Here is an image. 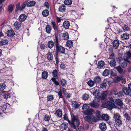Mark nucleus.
<instances>
[{"mask_svg": "<svg viewBox=\"0 0 131 131\" xmlns=\"http://www.w3.org/2000/svg\"><path fill=\"white\" fill-rule=\"evenodd\" d=\"M71 121L68 119V116L66 114H65L64 116V119L68 121L71 127L74 129H76V126L78 127L80 123V121L78 119V117L73 114H72L71 115Z\"/></svg>", "mask_w": 131, "mask_h": 131, "instance_id": "1", "label": "nucleus"}, {"mask_svg": "<svg viewBox=\"0 0 131 131\" xmlns=\"http://www.w3.org/2000/svg\"><path fill=\"white\" fill-rule=\"evenodd\" d=\"M95 112L94 110L91 108L87 109L86 110L83 111V114L87 115L84 117L85 120L89 124H91L92 118Z\"/></svg>", "mask_w": 131, "mask_h": 131, "instance_id": "2", "label": "nucleus"}, {"mask_svg": "<svg viewBox=\"0 0 131 131\" xmlns=\"http://www.w3.org/2000/svg\"><path fill=\"white\" fill-rule=\"evenodd\" d=\"M95 116L93 115L92 119L91 124L96 123L100 120L101 119L102 114L99 110L96 111L95 112Z\"/></svg>", "mask_w": 131, "mask_h": 131, "instance_id": "3", "label": "nucleus"}, {"mask_svg": "<svg viewBox=\"0 0 131 131\" xmlns=\"http://www.w3.org/2000/svg\"><path fill=\"white\" fill-rule=\"evenodd\" d=\"M101 106L107 108L110 110H112L113 108H117V106L113 102L109 101L103 103Z\"/></svg>", "mask_w": 131, "mask_h": 131, "instance_id": "4", "label": "nucleus"}, {"mask_svg": "<svg viewBox=\"0 0 131 131\" xmlns=\"http://www.w3.org/2000/svg\"><path fill=\"white\" fill-rule=\"evenodd\" d=\"M105 99H94L93 101L89 104L90 106L93 107L97 108L99 106V104L97 102H99L100 100H104Z\"/></svg>", "mask_w": 131, "mask_h": 131, "instance_id": "5", "label": "nucleus"}, {"mask_svg": "<svg viewBox=\"0 0 131 131\" xmlns=\"http://www.w3.org/2000/svg\"><path fill=\"white\" fill-rule=\"evenodd\" d=\"M110 100L112 101L116 104L118 106L120 107H122L123 105V104L122 101L120 99H115V102L114 99H109Z\"/></svg>", "mask_w": 131, "mask_h": 131, "instance_id": "6", "label": "nucleus"}, {"mask_svg": "<svg viewBox=\"0 0 131 131\" xmlns=\"http://www.w3.org/2000/svg\"><path fill=\"white\" fill-rule=\"evenodd\" d=\"M124 60H126L128 63L130 64L131 62L129 60V59L131 58V53L129 52L126 53L125 54V56L124 57Z\"/></svg>", "mask_w": 131, "mask_h": 131, "instance_id": "7", "label": "nucleus"}, {"mask_svg": "<svg viewBox=\"0 0 131 131\" xmlns=\"http://www.w3.org/2000/svg\"><path fill=\"white\" fill-rule=\"evenodd\" d=\"M57 52L64 53L65 52V48L62 46L59 45L56 46Z\"/></svg>", "mask_w": 131, "mask_h": 131, "instance_id": "8", "label": "nucleus"}, {"mask_svg": "<svg viewBox=\"0 0 131 131\" xmlns=\"http://www.w3.org/2000/svg\"><path fill=\"white\" fill-rule=\"evenodd\" d=\"M54 41L55 43L56 46L59 45V42L61 41V37L59 35H55Z\"/></svg>", "mask_w": 131, "mask_h": 131, "instance_id": "9", "label": "nucleus"}, {"mask_svg": "<svg viewBox=\"0 0 131 131\" xmlns=\"http://www.w3.org/2000/svg\"><path fill=\"white\" fill-rule=\"evenodd\" d=\"M99 127L102 131H105L107 129L106 124L103 122H102L100 124Z\"/></svg>", "mask_w": 131, "mask_h": 131, "instance_id": "10", "label": "nucleus"}, {"mask_svg": "<svg viewBox=\"0 0 131 131\" xmlns=\"http://www.w3.org/2000/svg\"><path fill=\"white\" fill-rule=\"evenodd\" d=\"M122 90L125 94L131 96V91L129 89H128L127 88L124 87L123 88Z\"/></svg>", "mask_w": 131, "mask_h": 131, "instance_id": "11", "label": "nucleus"}, {"mask_svg": "<svg viewBox=\"0 0 131 131\" xmlns=\"http://www.w3.org/2000/svg\"><path fill=\"white\" fill-rule=\"evenodd\" d=\"M21 23L20 21H16L14 24V29L15 30L19 29L21 26Z\"/></svg>", "mask_w": 131, "mask_h": 131, "instance_id": "12", "label": "nucleus"}, {"mask_svg": "<svg viewBox=\"0 0 131 131\" xmlns=\"http://www.w3.org/2000/svg\"><path fill=\"white\" fill-rule=\"evenodd\" d=\"M13 110L10 105H8L6 110L5 111V113H8L9 114H12L13 112Z\"/></svg>", "mask_w": 131, "mask_h": 131, "instance_id": "13", "label": "nucleus"}, {"mask_svg": "<svg viewBox=\"0 0 131 131\" xmlns=\"http://www.w3.org/2000/svg\"><path fill=\"white\" fill-rule=\"evenodd\" d=\"M7 35L9 37H12L15 35L14 31L12 30H8L6 32Z\"/></svg>", "mask_w": 131, "mask_h": 131, "instance_id": "14", "label": "nucleus"}, {"mask_svg": "<svg viewBox=\"0 0 131 131\" xmlns=\"http://www.w3.org/2000/svg\"><path fill=\"white\" fill-rule=\"evenodd\" d=\"M113 94L116 97H120L122 96L123 93L121 91L118 92L117 91H115L114 92Z\"/></svg>", "mask_w": 131, "mask_h": 131, "instance_id": "15", "label": "nucleus"}, {"mask_svg": "<svg viewBox=\"0 0 131 131\" xmlns=\"http://www.w3.org/2000/svg\"><path fill=\"white\" fill-rule=\"evenodd\" d=\"M129 34L127 33H124L121 35V37L122 40H126L129 38Z\"/></svg>", "mask_w": 131, "mask_h": 131, "instance_id": "16", "label": "nucleus"}, {"mask_svg": "<svg viewBox=\"0 0 131 131\" xmlns=\"http://www.w3.org/2000/svg\"><path fill=\"white\" fill-rule=\"evenodd\" d=\"M26 15L24 14H23L20 15L19 19L20 21L22 22L24 21L26 19Z\"/></svg>", "mask_w": 131, "mask_h": 131, "instance_id": "17", "label": "nucleus"}, {"mask_svg": "<svg viewBox=\"0 0 131 131\" xmlns=\"http://www.w3.org/2000/svg\"><path fill=\"white\" fill-rule=\"evenodd\" d=\"M55 114L58 117H61L62 116V112L61 110L58 109L57 110Z\"/></svg>", "mask_w": 131, "mask_h": 131, "instance_id": "18", "label": "nucleus"}, {"mask_svg": "<svg viewBox=\"0 0 131 131\" xmlns=\"http://www.w3.org/2000/svg\"><path fill=\"white\" fill-rule=\"evenodd\" d=\"M47 58L49 61L52 60L53 59V55L51 53L49 52L46 55Z\"/></svg>", "mask_w": 131, "mask_h": 131, "instance_id": "19", "label": "nucleus"}, {"mask_svg": "<svg viewBox=\"0 0 131 131\" xmlns=\"http://www.w3.org/2000/svg\"><path fill=\"white\" fill-rule=\"evenodd\" d=\"M63 26L66 29H68L70 26L69 22L68 21H65L63 23Z\"/></svg>", "mask_w": 131, "mask_h": 131, "instance_id": "20", "label": "nucleus"}, {"mask_svg": "<svg viewBox=\"0 0 131 131\" xmlns=\"http://www.w3.org/2000/svg\"><path fill=\"white\" fill-rule=\"evenodd\" d=\"M112 43L113 47L116 49L117 48L119 44V41L116 40L113 41Z\"/></svg>", "mask_w": 131, "mask_h": 131, "instance_id": "21", "label": "nucleus"}, {"mask_svg": "<svg viewBox=\"0 0 131 131\" xmlns=\"http://www.w3.org/2000/svg\"><path fill=\"white\" fill-rule=\"evenodd\" d=\"M113 117L115 119V121L121 119V116L118 113H116L114 114Z\"/></svg>", "mask_w": 131, "mask_h": 131, "instance_id": "22", "label": "nucleus"}, {"mask_svg": "<svg viewBox=\"0 0 131 131\" xmlns=\"http://www.w3.org/2000/svg\"><path fill=\"white\" fill-rule=\"evenodd\" d=\"M109 93V92L107 91L103 92L101 95V98H106Z\"/></svg>", "mask_w": 131, "mask_h": 131, "instance_id": "23", "label": "nucleus"}, {"mask_svg": "<svg viewBox=\"0 0 131 131\" xmlns=\"http://www.w3.org/2000/svg\"><path fill=\"white\" fill-rule=\"evenodd\" d=\"M66 10V7L64 5H63L59 6V10L61 12H64Z\"/></svg>", "mask_w": 131, "mask_h": 131, "instance_id": "24", "label": "nucleus"}, {"mask_svg": "<svg viewBox=\"0 0 131 131\" xmlns=\"http://www.w3.org/2000/svg\"><path fill=\"white\" fill-rule=\"evenodd\" d=\"M48 73L46 71H44L42 72L41 74V77L43 79H46L48 77Z\"/></svg>", "mask_w": 131, "mask_h": 131, "instance_id": "25", "label": "nucleus"}, {"mask_svg": "<svg viewBox=\"0 0 131 131\" xmlns=\"http://www.w3.org/2000/svg\"><path fill=\"white\" fill-rule=\"evenodd\" d=\"M115 124L117 126L120 127L122 125V121L121 119H119L115 121Z\"/></svg>", "mask_w": 131, "mask_h": 131, "instance_id": "26", "label": "nucleus"}, {"mask_svg": "<svg viewBox=\"0 0 131 131\" xmlns=\"http://www.w3.org/2000/svg\"><path fill=\"white\" fill-rule=\"evenodd\" d=\"M27 6L28 7H32L34 6L36 4V2L34 1H31L27 2Z\"/></svg>", "mask_w": 131, "mask_h": 131, "instance_id": "27", "label": "nucleus"}, {"mask_svg": "<svg viewBox=\"0 0 131 131\" xmlns=\"http://www.w3.org/2000/svg\"><path fill=\"white\" fill-rule=\"evenodd\" d=\"M109 119V118L108 115L104 114H102L101 120L103 119L105 121H108Z\"/></svg>", "mask_w": 131, "mask_h": 131, "instance_id": "28", "label": "nucleus"}, {"mask_svg": "<svg viewBox=\"0 0 131 131\" xmlns=\"http://www.w3.org/2000/svg\"><path fill=\"white\" fill-rule=\"evenodd\" d=\"M28 2V1H26L22 4L19 9L20 10H22L25 7L26 5L27 6V3Z\"/></svg>", "mask_w": 131, "mask_h": 131, "instance_id": "29", "label": "nucleus"}, {"mask_svg": "<svg viewBox=\"0 0 131 131\" xmlns=\"http://www.w3.org/2000/svg\"><path fill=\"white\" fill-rule=\"evenodd\" d=\"M66 45L69 48H71L73 46V42L72 41L68 40L66 42Z\"/></svg>", "mask_w": 131, "mask_h": 131, "instance_id": "30", "label": "nucleus"}, {"mask_svg": "<svg viewBox=\"0 0 131 131\" xmlns=\"http://www.w3.org/2000/svg\"><path fill=\"white\" fill-rule=\"evenodd\" d=\"M8 43V41L7 39H5L2 41H0V46L5 45Z\"/></svg>", "mask_w": 131, "mask_h": 131, "instance_id": "31", "label": "nucleus"}, {"mask_svg": "<svg viewBox=\"0 0 131 131\" xmlns=\"http://www.w3.org/2000/svg\"><path fill=\"white\" fill-rule=\"evenodd\" d=\"M2 93L4 94L3 96L5 98H7L10 97V95L9 93L4 91H2Z\"/></svg>", "mask_w": 131, "mask_h": 131, "instance_id": "32", "label": "nucleus"}, {"mask_svg": "<svg viewBox=\"0 0 131 131\" xmlns=\"http://www.w3.org/2000/svg\"><path fill=\"white\" fill-rule=\"evenodd\" d=\"M110 64L111 67H115L116 65V62L114 60H113L110 61Z\"/></svg>", "mask_w": 131, "mask_h": 131, "instance_id": "33", "label": "nucleus"}, {"mask_svg": "<svg viewBox=\"0 0 131 131\" xmlns=\"http://www.w3.org/2000/svg\"><path fill=\"white\" fill-rule=\"evenodd\" d=\"M46 32L48 34H50L51 31V28L49 25H47L46 28Z\"/></svg>", "mask_w": 131, "mask_h": 131, "instance_id": "34", "label": "nucleus"}, {"mask_svg": "<svg viewBox=\"0 0 131 131\" xmlns=\"http://www.w3.org/2000/svg\"><path fill=\"white\" fill-rule=\"evenodd\" d=\"M54 44L52 40L50 41L48 43V47L50 49H51L53 47Z\"/></svg>", "mask_w": 131, "mask_h": 131, "instance_id": "35", "label": "nucleus"}, {"mask_svg": "<svg viewBox=\"0 0 131 131\" xmlns=\"http://www.w3.org/2000/svg\"><path fill=\"white\" fill-rule=\"evenodd\" d=\"M99 90L97 89H95L93 91V95L95 96H98L99 95Z\"/></svg>", "mask_w": 131, "mask_h": 131, "instance_id": "36", "label": "nucleus"}, {"mask_svg": "<svg viewBox=\"0 0 131 131\" xmlns=\"http://www.w3.org/2000/svg\"><path fill=\"white\" fill-rule=\"evenodd\" d=\"M49 11L47 9L44 10L42 13L43 16L44 17H47L48 15Z\"/></svg>", "mask_w": 131, "mask_h": 131, "instance_id": "37", "label": "nucleus"}, {"mask_svg": "<svg viewBox=\"0 0 131 131\" xmlns=\"http://www.w3.org/2000/svg\"><path fill=\"white\" fill-rule=\"evenodd\" d=\"M14 5L11 4L8 6V11L10 13L12 12L13 10Z\"/></svg>", "mask_w": 131, "mask_h": 131, "instance_id": "38", "label": "nucleus"}, {"mask_svg": "<svg viewBox=\"0 0 131 131\" xmlns=\"http://www.w3.org/2000/svg\"><path fill=\"white\" fill-rule=\"evenodd\" d=\"M109 72L110 71L109 70L106 69L103 72V75L104 76H106L109 74Z\"/></svg>", "mask_w": 131, "mask_h": 131, "instance_id": "39", "label": "nucleus"}, {"mask_svg": "<svg viewBox=\"0 0 131 131\" xmlns=\"http://www.w3.org/2000/svg\"><path fill=\"white\" fill-rule=\"evenodd\" d=\"M62 37L64 40H68L69 38L68 33L67 32L64 33L62 35Z\"/></svg>", "mask_w": 131, "mask_h": 131, "instance_id": "40", "label": "nucleus"}, {"mask_svg": "<svg viewBox=\"0 0 131 131\" xmlns=\"http://www.w3.org/2000/svg\"><path fill=\"white\" fill-rule=\"evenodd\" d=\"M87 83L88 84L90 87H92L95 84V82L91 80L89 81Z\"/></svg>", "mask_w": 131, "mask_h": 131, "instance_id": "41", "label": "nucleus"}, {"mask_svg": "<svg viewBox=\"0 0 131 131\" xmlns=\"http://www.w3.org/2000/svg\"><path fill=\"white\" fill-rule=\"evenodd\" d=\"M50 117L47 115H45L43 118V119L46 121L49 122L50 120Z\"/></svg>", "mask_w": 131, "mask_h": 131, "instance_id": "42", "label": "nucleus"}, {"mask_svg": "<svg viewBox=\"0 0 131 131\" xmlns=\"http://www.w3.org/2000/svg\"><path fill=\"white\" fill-rule=\"evenodd\" d=\"M72 1L71 0H65L64 1V4L67 5H70L72 4Z\"/></svg>", "mask_w": 131, "mask_h": 131, "instance_id": "43", "label": "nucleus"}, {"mask_svg": "<svg viewBox=\"0 0 131 131\" xmlns=\"http://www.w3.org/2000/svg\"><path fill=\"white\" fill-rule=\"evenodd\" d=\"M116 69L118 71L119 73L120 74H121L123 73V70L120 66H119L116 67Z\"/></svg>", "mask_w": 131, "mask_h": 131, "instance_id": "44", "label": "nucleus"}, {"mask_svg": "<svg viewBox=\"0 0 131 131\" xmlns=\"http://www.w3.org/2000/svg\"><path fill=\"white\" fill-rule=\"evenodd\" d=\"M51 23L54 30H57L58 29V27L55 23L54 21H52Z\"/></svg>", "mask_w": 131, "mask_h": 131, "instance_id": "45", "label": "nucleus"}, {"mask_svg": "<svg viewBox=\"0 0 131 131\" xmlns=\"http://www.w3.org/2000/svg\"><path fill=\"white\" fill-rule=\"evenodd\" d=\"M94 80L96 82L99 83L101 81V79L100 77L97 76L94 78Z\"/></svg>", "mask_w": 131, "mask_h": 131, "instance_id": "46", "label": "nucleus"}, {"mask_svg": "<svg viewBox=\"0 0 131 131\" xmlns=\"http://www.w3.org/2000/svg\"><path fill=\"white\" fill-rule=\"evenodd\" d=\"M105 64V63L103 61H101L99 62L98 66L100 68L103 67Z\"/></svg>", "mask_w": 131, "mask_h": 131, "instance_id": "47", "label": "nucleus"}, {"mask_svg": "<svg viewBox=\"0 0 131 131\" xmlns=\"http://www.w3.org/2000/svg\"><path fill=\"white\" fill-rule=\"evenodd\" d=\"M52 74L53 77L56 78L57 77L58 75L57 71L56 69L54 70L52 72Z\"/></svg>", "mask_w": 131, "mask_h": 131, "instance_id": "48", "label": "nucleus"}, {"mask_svg": "<svg viewBox=\"0 0 131 131\" xmlns=\"http://www.w3.org/2000/svg\"><path fill=\"white\" fill-rule=\"evenodd\" d=\"M72 104L74 105V108L75 109H77L80 106V104L78 103V102L76 101H74Z\"/></svg>", "mask_w": 131, "mask_h": 131, "instance_id": "49", "label": "nucleus"}, {"mask_svg": "<svg viewBox=\"0 0 131 131\" xmlns=\"http://www.w3.org/2000/svg\"><path fill=\"white\" fill-rule=\"evenodd\" d=\"M8 105L7 104H4L3 105L2 108V110L5 113V111L6 110L8 107Z\"/></svg>", "mask_w": 131, "mask_h": 131, "instance_id": "50", "label": "nucleus"}, {"mask_svg": "<svg viewBox=\"0 0 131 131\" xmlns=\"http://www.w3.org/2000/svg\"><path fill=\"white\" fill-rule=\"evenodd\" d=\"M63 125V128L64 130H66L68 127V123H64L62 124Z\"/></svg>", "mask_w": 131, "mask_h": 131, "instance_id": "51", "label": "nucleus"}, {"mask_svg": "<svg viewBox=\"0 0 131 131\" xmlns=\"http://www.w3.org/2000/svg\"><path fill=\"white\" fill-rule=\"evenodd\" d=\"M54 57L55 58L56 62L57 64L58 62H59V61L58 59V54L57 52H56L55 53Z\"/></svg>", "mask_w": 131, "mask_h": 131, "instance_id": "52", "label": "nucleus"}, {"mask_svg": "<svg viewBox=\"0 0 131 131\" xmlns=\"http://www.w3.org/2000/svg\"><path fill=\"white\" fill-rule=\"evenodd\" d=\"M51 80L53 81L54 83L56 85H57L59 84V83L57 81L56 78L54 77H53L51 79Z\"/></svg>", "mask_w": 131, "mask_h": 131, "instance_id": "53", "label": "nucleus"}, {"mask_svg": "<svg viewBox=\"0 0 131 131\" xmlns=\"http://www.w3.org/2000/svg\"><path fill=\"white\" fill-rule=\"evenodd\" d=\"M124 62L121 63V66L123 68H124L127 66V62H128L126 60H124Z\"/></svg>", "mask_w": 131, "mask_h": 131, "instance_id": "54", "label": "nucleus"}, {"mask_svg": "<svg viewBox=\"0 0 131 131\" xmlns=\"http://www.w3.org/2000/svg\"><path fill=\"white\" fill-rule=\"evenodd\" d=\"M7 99H0V104H3V103H7Z\"/></svg>", "mask_w": 131, "mask_h": 131, "instance_id": "55", "label": "nucleus"}, {"mask_svg": "<svg viewBox=\"0 0 131 131\" xmlns=\"http://www.w3.org/2000/svg\"><path fill=\"white\" fill-rule=\"evenodd\" d=\"M121 77H119L118 76H117L115 77V79L114 81L115 83H118L121 80Z\"/></svg>", "mask_w": 131, "mask_h": 131, "instance_id": "56", "label": "nucleus"}, {"mask_svg": "<svg viewBox=\"0 0 131 131\" xmlns=\"http://www.w3.org/2000/svg\"><path fill=\"white\" fill-rule=\"evenodd\" d=\"M124 116L125 118L127 121H129L130 120L131 118L128 114L125 113L124 115Z\"/></svg>", "mask_w": 131, "mask_h": 131, "instance_id": "57", "label": "nucleus"}, {"mask_svg": "<svg viewBox=\"0 0 131 131\" xmlns=\"http://www.w3.org/2000/svg\"><path fill=\"white\" fill-rule=\"evenodd\" d=\"M89 108V106L86 104H84L82 107V109L83 110V111H85V110H86V109Z\"/></svg>", "mask_w": 131, "mask_h": 131, "instance_id": "58", "label": "nucleus"}, {"mask_svg": "<svg viewBox=\"0 0 131 131\" xmlns=\"http://www.w3.org/2000/svg\"><path fill=\"white\" fill-rule=\"evenodd\" d=\"M6 87V85L4 83L0 84V89L2 90H4Z\"/></svg>", "mask_w": 131, "mask_h": 131, "instance_id": "59", "label": "nucleus"}, {"mask_svg": "<svg viewBox=\"0 0 131 131\" xmlns=\"http://www.w3.org/2000/svg\"><path fill=\"white\" fill-rule=\"evenodd\" d=\"M122 28L125 31H127L129 29V28L127 25L125 24H124L123 26H122Z\"/></svg>", "mask_w": 131, "mask_h": 131, "instance_id": "60", "label": "nucleus"}, {"mask_svg": "<svg viewBox=\"0 0 131 131\" xmlns=\"http://www.w3.org/2000/svg\"><path fill=\"white\" fill-rule=\"evenodd\" d=\"M60 82L62 86H65L66 84L67 81L64 79H62L60 80Z\"/></svg>", "mask_w": 131, "mask_h": 131, "instance_id": "61", "label": "nucleus"}, {"mask_svg": "<svg viewBox=\"0 0 131 131\" xmlns=\"http://www.w3.org/2000/svg\"><path fill=\"white\" fill-rule=\"evenodd\" d=\"M107 86L106 83V82H104L100 84V86L102 88H105Z\"/></svg>", "mask_w": 131, "mask_h": 131, "instance_id": "62", "label": "nucleus"}, {"mask_svg": "<svg viewBox=\"0 0 131 131\" xmlns=\"http://www.w3.org/2000/svg\"><path fill=\"white\" fill-rule=\"evenodd\" d=\"M20 3H18L16 5L15 11L16 12L18 10H19L20 8Z\"/></svg>", "mask_w": 131, "mask_h": 131, "instance_id": "63", "label": "nucleus"}, {"mask_svg": "<svg viewBox=\"0 0 131 131\" xmlns=\"http://www.w3.org/2000/svg\"><path fill=\"white\" fill-rule=\"evenodd\" d=\"M89 95L88 94H84L82 96V98H89Z\"/></svg>", "mask_w": 131, "mask_h": 131, "instance_id": "64", "label": "nucleus"}]
</instances>
